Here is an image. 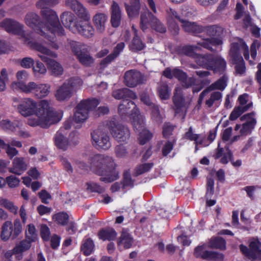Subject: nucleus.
<instances>
[{
	"label": "nucleus",
	"instance_id": "f257e3e1",
	"mask_svg": "<svg viewBox=\"0 0 261 261\" xmlns=\"http://www.w3.org/2000/svg\"><path fill=\"white\" fill-rule=\"evenodd\" d=\"M89 163L97 174L105 175L100 178V181L109 183L118 178V173L115 170L116 164L112 156L96 154L89 158Z\"/></svg>",
	"mask_w": 261,
	"mask_h": 261
},
{
	"label": "nucleus",
	"instance_id": "f03ea898",
	"mask_svg": "<svg viewBox=\"0 0 261 261\" xmlns=\"http://www.w3.org/2000/svg\"><path fill=\"white\" fill-rule=\"evenodd\" d=\"M35 115L28 119V124L31 126H40L47 128L51 125L59 122L62 119V115L52 110L46 100H41L36 110Z\"/></svg>",
	"mask_w": 261,
	"mask_h": 261
},
{
	"label": "nucleus",
	"instance_id": "7ed1b4c3",
	"mask_svg": "<svg viewBox=\"0 0 261 261\" xmlns=\"http://www.w3.org/2000/svg\"><path fill=\"white\" fill-rule=\"evenodd\" d=\"M57 4L58 0H40L36 4L38 8L41 9V15L43 19L46 21L45 28L46 30L50 31L53 38L55 33H57L59 36H62L64 32L56 12L48 7Z\"/></svg>",
	"mask_w": 261,
	"mask_h": 261
},
{
	"label": "nucleus",
	"instance_id": "20e7f679",
	"mask_svg": "<svg viewBox=\"0 0 261 261\" xmlns=\"http://www.w3.org/2000/svg\"><path fill=\"white\" fill-rule=\"evenodd\" d=\"M147 3L150 12L147 9L142 12L140 15V25L141 29L145 31L150 25L151 28L155 31L164 33L166 32V28L165 25L154 14L158 13L156 5L154 0H147Z\"/></svg>",
	"mask_w": 261,
	"mask_h": 261
},
{
	"label": "nucleus",
	"instance_id": "39448f33",
	"mask_svg": "<svg viewBox=\"0 0 261 261\" xmlns=\"http://www.w3.org/2000/svg\"><path fill=\"white\" fill-rule=\"evenodd\" d=\"M34 48L40 53L38 56L43 62L46 64L51 75L54 76H59L63 74L64 70L62 66L55 60L50 58L57 57V55L55 53L38 43L34 44Z\"/></svg>",
	"mask_w": 261,
	"mask_h": 261
},
{
	"label": "nucleus",
	"instance_id": "423d86ee",
	"mask_svg": "<svg viewBox=\"0 0 261 261\" xmlns=\"http://www.w3.org/2000/svg\"><path fill=\"white\" fill-rule=\"evenodd\" d=\"M119 114L124 116L129 114L132 120L133 127L136 129H140L144 126V116L141 114L139 109L132 100H123L118 107Z\"/></svg>",
	"mask_w": 261,
	"mask_h": 261
},
{
	"label": "nucleus",
	"instance_id": "0eeeda50",
	"mask_svg": "<svg viewBox=\"0 0 261 261\" xmlns=\"http://www.w3.org/2000/svg\"><path fill=\"white\" fill-rule=\"evenodd\" d=\"M44 20L45 21V24L44 27L41 28L42 24L40 23L39 16L36 13L30 12L26 15L25 18V23L28 25L32 28L35 27L39 28V29H37L38 33L41 36H44L50 42V45L52 48L56 49H58L59 45L54 41V39L56 35H59L57 33H55L54 38H53L50 31H49L48 29L46 30L45 28L46 21Z\"/></svg>",
	"mask_w": 261,
	"mask_h": 261
},
{
	"label": "nucleus",
	"instance_id": "6e6552de",
	"mask_svg": "<svg viewBox=\"0 0 261 261\" xmlns=\"http://www.w3.org/2000/svg\"><path fill=\"white\" fill-rule=\"evenodd\" d=\"M105 126L118 142H126L130 138V132L128 128L119 123L115 118L107 120Z\"/></svg>",
	"mask_w": 261,
	"mask_h": 261
},
{
	"label": "nucleus",
	"instance_id": "1a4fd4ad",
	"mask_svg": "<svg viewBox=\"0 0 261 261\" xmlns=\"http://www.w3.org/2000/svg\"><path fill=\"white\" fill-rule=\"evenodd\" d=\"M16 85L22 92L25 93H33L38 98L45 97L50 93V86L47 84H37L31 82L28 84L18 82Z\"/></svg>",
	"mask_w": 261,
	"mask_h": 261
},
{
	"label": "nucleus",
	"instance_id": "9d476101",
	"mask_svg": "<svg viewBox=\"0 0 261 261\" xmlns=\"http://www.w3.org/2000/svg\"><path fill=\"white\" fill-rule=\"evenodd\" d=\"M99 104L96 99L82 100L76 106L74 119L77 122L85 121L88 117L90 111L96 108Z\"/></svg>",
	"mask_w": 261,
	"mask_h": 261
},
{
	"label": "nucleus",
	"instance_id": "9b49d317",
	"mask_svg": "<svg viewBox=\"0 0 261 261\" xmlns=\"http://www.w3.org/2000/svg\"><path fill=\"white\" fill-rule=\"evenodd\" d=\"M22 230V227L19 219H15L13 225L11 221H7L2 226L1 238L4 241H8L10 237L14 240L20 234Z\"/></svg>",
	"mask_w": 261,
	"mask_h": 261
},
{
	"label": "nucleus",
	"instance_id": "f8f14e48",
	"mask_svg": "<svg viewBox=\"0 0 261 261\" xmlns=\"http://www.w3.org/2000/svg\"><path fill=\"white\" fill-rule=\"evenodd\" d=\"M249 247L241 244L239 249L242 254L251 261H261V243L258 240L251 241Z\"/></svg>",
	"mask_w": 261,
	"mask_h": 261
},
{
	"label": "nucleus",
	"instance_id": "ddd939ff",
	"mask_svg": "<svg viewBox=\"0 0 261 261\" xmlns=\"http://www.w3.org/2000/svg\"><path fill=\"white\" fill-rule=\"evenodd\" d=\"M92 143L98 149L107 150L111 146L109 136L99 127L91 133Z\"/></svg>",
	"mask_w": 261,
	"mask_h": 261
},
{
	"label": "nucleus",
	"instance_id": "4468645a",
	"mask_svg": "<svg viewBox=\"0 0 261 261\" xmlns=\"http://www.w3.org/2000/svg\"><path fill=\"white\" fill-rule=\"evenodd\" d=\"M238 44H231L229 55L231 59V62L236 65V73L238 74H243L246 70L245 62L239 52V46Z\"/></svg>",
	"mask_w": 261,
	"mask_h": 261
},
{
	"label": "nucleus",
	"instance_id": "2eb2a0df",
	"mask_svg": "<svg viewBox=\"0 0 261 261\" xmlns=\"http://www.w3.org/2000/svg\"><path fill=\"white\" fill-rule=\"evenodd\" d=\"M172 100L174 103L173 109L175 114L185 115L187 112V108L182 88L180 86L175 88Z\"/></svg>",
	"mask_w": 261,
	"mask_h": 261
},
{
	"label": "nucleus",
	"instance_id": "dca6fc26",
	"mask_svg": "<svg viewBox=\"0 0 261 261\" xmlns=\"http://www.w3.org/2000/svg\"><path fill=\"white\" fill-rule=\"evenodd\" d=\"M143 75L139 71L131 69L126 71L124 75V83L128 87L134 88L144 83Z\"/></svg>",
	"mask_w": 261,
	"mask_h": 261
},
{
	"label": "nucleus",
	"instance_id": "f3484780",
	"mask_svg": "<svg viewBox=\"0 0 261 261\" xmlns=\"http://www.w3.org/2000/svg\"><path fill=\"white\" fill-rule=\"evenodd\" d=\"M206 245L196 247L194 251V255L197 258L204 259L222 261L223 255L215 251L206 250Z\"/></svg>",
	"mask_w": 261,
	"mask_h": 261
},
{
	"label": "nucleus",
	"instance_id": "a211bd4d",
	"mask_svg": "<svg viewBox=\"0 0 261 261\" xmlns=\"http://www.w3.org/2000/svg\"><path fill=\"white\" fill-rule=\"evenodd\" d=\"M72 50L80 62L85 66H90L94 62V59L87 50L85 45L76 44Z\"/></svg>",
	"mask_w": 261,
	"mask_h": 261
},
{
	"label": "nucleus",
	"instance_id": "6ab92c4d",
	"mask_svg": "<svg viewBox=\"0 0 261 261\" xmlns=\"http://www.w3.org/2000/svg\"><path fill=\"white\" fill-rule=\"evenodd\" d=\"M166 19L169 29L173 32L174 34H177L179 30V28L177 24V21L180 23L182 21L185 17L180 15L175 10L168 8L166 10Z\"/></svg>",
	"mask_w": 261,
	"mask_h": 261
},
{
	"label": "nucleus",
	"instance_id": "aec40b11",
	"mask_svg": "<svg viewBox=\"0 0 261 261\" xmlns=\"http://www.w3.org/2000/svg\"><path fill=\"white\" fill-rule=\"evenodd\" d=\"M17 109L21 115L27 117L34 114L37 109V103L32 99L24 98L20 99Z\"/></svg>",
	"mask_w": 261,
	"mask_h": 261
},
{
	"label": "nucleus",
	"instance_id": "412c9836",
	"mask_svg": "<svg viewBox=\"0 0 261 261\" xmlns=\"http://www.w3.org/2000/svg\"><path fill=\"white\" fill-rule=\"evenodd\" d=\"M0 25L8 33L20 36H25L23 25L13 19L6 18L1 22Z\"/></svg>",
	"mask_w": 261,
	"mask_h": 261
},
{
	"label": "nucleus",
	"instance_id": "4be33fe9",
	"mask_svg": "<svg viewBox=\"0 0 261 261\" xmlns=\"http://www.w3.org/2000/svg\"><path fill=\"white\" fill-rule=\"evenodd\" d=\"M65 5L72 10L80 18L85 20L90 19V15L88 11L79 1L65 0Z\"/></svg>",
	"mask_w": 261,
	"mask_h": 261
},
{
	"label": "nucleus",
	"instance_id": "5701e85b",
	"mask_svg": "<svg viewBox=\"0 0 261 261\" xmlns=\"http://www.w3.org/2000/svg\"><path fill=\"white\" fill-rule=\"evenodd\" d=\"M227 77L225 75H223L216 82L212 84L210 86L207 87L200 94L198 100V104L199 105H201L202 104L204 97L211 91L216 89L223 91L227 86Z\"/></svg>",
	"mask_w": 261,
	"mask_h": 261
},
{
	"label": "nucleus",
	"instance_id": "b1692460",
	"mask_svg": "<svg viewBox=\"0 0 261 261\" xmlns=\"http://www.w3.org/2000/svg\"><path fill=\"white\" fill-rule=\"evenodd\" d=\"M241 120L246 121V122L243 124L240 133L243 135L250 134L256 123V120L254 118V113L252 112L244 115L241 117Z\"/></svg>",
	"mask_w": 261,
	"mask_h": 261
},
{
	"label": "nucleus",
	"instance_id": "393cba45",
	"mask_svg": "<svg viewBox=\"0 0 261 261\" xmlns=\"http://www.w3.org/2000/svg\"><path fill=\"white\" fill-rule=\"evenodd\" d=\"M76 31L87 38L92 37L95 33L94 29L89 22L82 21L77 22L75 24L73 32Z\"/></svg>",
	"mask_w": 261,
	"mask_h": 261
},
{
	"label": "nucleus",
	"instance_id": "a878e982",
	"mask_svg": "<svg viewBox=\"0 0 261 261\" xmlns=\"http://www.w3.org/2000/svg\"><path fill=\"white\" fill-rule=\"evenodd\" d=\"M222 158L220 160V162L223 164H227L233 158V153L229 149L228 145H226L224 148L220 147V144L216 149V154L214 155L215 159H218L221 156Z\"/></svg>",
	"mask_w": 261,
	"mask_h": 261
},
{
	"label": "nucleus",
	"instance_id": "bb28decb",
	"mask_svg": "<svg viewBox=\"0 0 261 261\" xmlns=\"http://www.w3.org/2000/svg\"><path fill=\"white\" fill-rule=\"evenodd\" d=\"M214 55L208 54L204 55L196 54L194 56L195 61L196 63L202 67L208 70H212L213 67V60Z\"/></svg>",
	"mask_w": 261,
	"mask_h": 261
},
{
	"label": "nucleus",
	"instance_id": "cd10ccee",
	"mask_svg": "<svg viewBox=\"0 0 261 261\" xmlns=\"http://www.w3.org/2000/svg\"><path fill=\"white\" fill-rule=\"evenodd\" d=\"M181 27L185 32L192 34H199L203 32L202 25L195 22L190 21L185 18L181 23Z\"/></svg>",
	"mask_w": 261,
	"mask_h": 261
},
{
	"label": "nucleus",
	"instance_id": "c85d7f7f",
	"mask_svg": "<svg viewBox=\"0 0 261 261\" xmlns=\"http://www.w3.org/2000/svg\"><path fill=\"white\" fill-rule=\"evenodd\" d=\"M122 17L121 11L119 5L115 2H113L111 7V22L114 28L118 27L121 22Z\"/></svg>",
	"mask_w": 261,
	"mask_h": 261
},
{
	"label": "nucleus",
	"instance_id": "c756f323",
	"mask_svg": "<svg viewBox=\"0 0 261 261\" xmlns=\"http://www.w3.org/2000/svg\"><path fill=\"white\" fill-rule=\"evenodd\" d=\"M74 93L70 90L69 88L64 83L56 91L55 96L59 101H68Z\"/></svg>",
	"mask_w": 261,
	"mask_h": 261
},
{
	"label": "nucleus",
	"instance_id": "7c9ffc66",
	"mask_svg": "<svg viewBox=\"0 0 261 261\" xmlns=\"http://www.w3.org/2000/svg\"><path fill=\"white\" fill-rule=\"evenodd\" d=\"M125 8L128 17L134 18L139 16L141 9L140 0H130L129 4H125Z\"/></svg>",
	"mask_w": 261,
	"mask_h": 261
},
{
	"label": "nucleus",
	"instance_id": "2f4dec72",
	"mask_svg": "<svg viewBox=\"0 0 261 261\" xmlns=\"http://www.w3.org/2000/svg\"><path fill=\"white\" fill-rule=\"evenodd\" d=\"M27 169V164L22 157L15 158L13 161V166L9 171L17 175H20Z\"/></svg>",
	"mask_w": 261,
	"mask_h": 261
},
{
	"label": "nucleus",
	"instance_id": "473e14b6",
	"mask_svg": "<svg viewBox=\"0 0 261 261\" xmlns=\"http://www.w3.org/2000/svg\"><path fill=\"white\" fill-rule=\"evenodd\" d=\"M112 96L116 99H123V100L128 98L135 99L137 97L135 92L126 88L114 90L112 93Z\"/></svg>",
	"mask_w": 261,
	"mask_h": 261
},
{
	"label": "nucleus",
	"instance_id": "72a5a7b5",
	"mask_svg": "<svg viewBox=\"0 0 261 261\" xmlns=\"http://www.w3.org/2000/svg\"><path fill=\"white\" fill-rule=\"evenodd\" d=\"M124 46L125 44L123 42H120L117 44L116 46L114 48L113 53L108 55L101 61L100 65L103 67H106L119 56L120 53L124 49Z\"/></svg>",
	"mask_w": 261,
	"mask_h": 261
},
{
	"label": "nucleus",
	"instance_id": "f704fd0d",
	"mask_svg": "<svg viewBox=\"0 0 261 261\" xmlns=\"http://www.w3.org/2000/svg\"><path fill=\"white\" fill-rule=\"evenodd\" d=\"M75 18L74 15L70 11L64 12L60 16L61 21L63 24L72 32L74 31L76 24L73 22Z\"/></svg>",
	"mask_w": 261,
	"mask_h": 261
},
{
	"label": "nucleus",
	"instance_id": "c9c22d12",
	"mask_svg": "<svg viewBox=\"0 0 261 261\" xmlns=\"http://www.w3.org/2000/svg\"><path fill=\"white\" fill-rule=\"evenodd\" d=\"M93 22L97 31L102 33L105 30L107 16L103 13H97L93 17Z\"/></svg>",
	"mask_w": 261,
	"mask_h": 261
},
{
	"label": "nucleus",
	"instance_id": "e433bc0d",
	"mask_svg": "<svg viewBox=\"0 0 261 261\" xmlns=\"http://www.w3.org/2000/svg\"><path fill=\"white\" fill-rule=\"evenodd\" d=\"M212 70L215 73H223L226 68V62L221 56H214Z\"/></svg>",
	"mask_w": 261,
	"mask_h": 261
},
{
	"label": "nucleus",
	"instance_id": "4c0bfd02",
	"mask_svg": "<svg viewBox=\"0 0 261 261\" xmlns=\"http://www.w3.org/2000/svg\"><path fill=\"white\" fill-rule=\"evenodd\" d=\"M222 44V40L217 38L204 39L202 41L198 42V44L200 45V46L213 52L216 51V50L213 48L214 46L219 45Z\"/></svg>",
	"mask_w": 261,
	"mask_h": 261
},
{
	"label": "nucleus",
	"instance_id": "58836bf2",
	"mask_svg": "<svg viewBox=\"0 0 261 261\" xmlns=\"http://www.w3.org/2000/svg\"><path fill=\"white\" fill-rule=\"evenodd\" d=\"M133 242V239L126 230H122L120 238L118 241V245L123 246L125 249L131 247Z\"/></svg>",
	"mask_w": 261,
	"mask_h": 261
},
{
	"label": "nucleus",
	"instance_id": "ea45409f",
	"mask_svg": "<svg viewBox=\"0 0 261 261\" xmlns=\"http://www.w3.org/2000/svg\"><path fill=\"white\" fill-rule=\"evenodd\" d=\"M163 75L168 78L172 79L175 77L180 82L185 77L186 73L180 69L175 68L171 70L170 68H167L163 72Z\"/></svg>",
	"mask_w": 261,
	"mask_h": 261
},
{
	"label": "nucleus",
	"instance_id": "a19ab883",
	"mask_svg": "<svg viewBox=\"0 0 261 261\" xmlns=\"http://www.w3.org/2000/svg\"><path fill=\"white\" fill-rule=\"evenodd\" d=\"M203 32L210 36L220 37L224 33V29L218 25L203 26Z\"/></svg>",
	"mask_w": 261,
	"mask_h": 261
},
{
	"label": "nucleus",
	"instance_id": "79ce46f5",
	"mask_svg": "<svg viewBox=\"0 0 261 261\" xmlns=\"http://www.w3.org/2000/svg\"><path fill=\"white\" fill-rule=\"evenodd\" d=\"M54 139L55 145L58 148L63 150L67 149L69 145L68 139L60 131L57 132Z\"/></svg>",
	"mask_w": 261,
	"mask_h": 261
},
{
	"label": "nucleus",
	"instance_id": "37998d69",
	"mask_svg": "<svg viewBox=\"0 0 261 261\" xmlns=\"http://www.w3.org/2000/svg\"><path fill=\"white\" fill-rule=\"evenodd\" d=\"M207 246L212 249L225 250L226 249V242L224 239L221 237L212 238L208 242Z\"/></svg>",
	"mask_w": 261,
	"mask_h": 261
},
{
	"label": "nucleus",
	"instance_id": "c03bdc74",
	"mask_svg": "<svg viewBox=\"0 0 261 261\" xmlns=\"http://www.w3.org/2000/svg\"><path fill=\"white\" fill-rule=\"evenodd\" d=\"M73 93H75L83 85L82 80L78 77H73L69 79L64 83Z\"/></svg>",
	"mask_w": 261,
	"mask_h": 261
},
{
	"label": "nucleus",
	"instance_id": "a18cd8bd",
	"mask_svg": "<svg viewBox=\"0 0 261 261\" xmlns=\"http://www.w3.org/2000/svg\"><path fill=\"white\" fill-rule=\"evenodd\" d=\"M98 236L99 239L103 241H111L116 238L117 233L113 228H108L100 230L98 233Z\"/></svg>",
	"mask_w": 261,
	"mask_h": 261
},
{
	"label": "nucleus",
	"instance_id": "49530a36",
	"mask_svg": "<svg viewBox=\"0 0 261 261\" xmlns=\"http://www.w3.org/2000/svg\"><path fill=\"white\" fill-rule=\"evenodd\" d=\"M134 130L139 134L140 144L144 145L152 137V134L148 130L145 129V119H144V126L140 129H136L134 127Z\"/></svg>",
	"mask_w": 261,
	"mask_h": 261
},
{
	"label": "nucleus",
	"instance_id": "de8ad7c7",
	"mask_svg": "<svg viewBox=\"0 0 261 261\" xmlns=\"http://www.w3.org/2000/svg\"><path fill=\"white\" fill-rule=\"evenodd\" d=\"M222 97V94L220 92H213L206 99L205 105L208 108H211L213 105L218 106L219 101L221 100Z\"/></svg>",
	"mask_w": 261,
	"mask_h": 261
},
{
	"label": "nucleus",
	"instance_id": "09e8293b",
	"mask_svg": "<svg viewBox=\"0 0 261 261\" xmlns=\"http://www.w3.org/2000/svg\"><path fill=\"white\" fill-rule=\"evenodd\" d=\"M32 67L33 72L35 76L41 77L47 72L45 65L39 61H36Z\"/></svg>",
	"mask_w": 261,
	"mask_h": 261
},
{
	"label": "nucleus",
	"instance_id": "8fccbe9b",
	"mask_svg": "<svg viewBox=\"0 0 261 261\" xmlns=\"http://www.w3.org/2000/svg\"><path fill=\"white\" fill-rule=\"evenodd\" d=\"M251 106L252 103H250L244 106H239L235 108L230 115L229 119L231 121L235 120Z\"/></svg>",
	"mask_w": 261,
	"mask_h": 261
},
{
	"label": "nucleus",
	"instance_id": "3c124183",
	"mask_svg": "<svg viewBox=\"0 0 261 261\" xmlns=\"http://www.w3.org/2000/svg\"><path fill=\"white\" fill-rule=\"evenodd\" d=\"M32 242L27 239L21 241L14 247L13 252L15 254H19L29 250Z\"/></svg>",
	"mask_w": 261,
	"mask_h": 261
},
{
	"label": "nucleus",
	"instance_id": "603ef678",
	"mask_svg": "<svg viewBox=\"0 0 261 261\" xmlns=\"http://www.w3.org/2000/svg\"><path fill=\"white\" fill-rule=\"evenodd\" d=\"M151 109V118L153 121L157 124H161L163 120V116L161 114L158 106H152Z\"/></svg>",
	"mask_w": 261,
	"mask_h": 261
},
{
	"label": "nucleus",
	"instance_id": "864d4df0",
	"mask_svg": "<svg viewBox=\"0 0 261 261\" xmlns=\"http://www.w3.org/2000/svg\"><path fill=\"white\" fill-rule=\"evenodd\" d=\"M94 245L93 241L88 238L84 241L81 246L82 251L85 255H90L93 250Z\"/></svg>",
	"mask_w": 261,
	"mask_h": 261
},
{
	"label": "nucleus",
	"instance_id": "5fc2aeb1",
	"mask_svg": "<svg viewBox=\"0 0 261 261\" xmlns=\"http://www.w3.org/2000/svg\"><path fill=\"white\" fill-rule=\"evenodd\" d=\"M145 47L144 44L137 35H136L130 45V49L134 51H138L142 50Z\"/></svg>",
	"mask_w": 261,
	"mask_h": 261
},
{
	"label": "nucleus",
	"instance_id": "6e6d98bb",
	"mask_svg": "<svg viewBox=\"0 0 261 261\" xmlns=\"http://www.w3.org/2000/svg\"><path fill=\"white\" fill-rule=\"evenodd\" d=\"M153 166V164L152 163L139 165L135 168L134 174L135 176H138L145 173L149 171Z\"/></svg>",
	"mask_w": 261,
	"mask_h": 261
},
{
	"label": "nucleus",
	"instance_id": "4d7b16f0",
	"mask_svg": "<svg viewBox=\"0 0 261 261\" xmlns=\"http://www.w3.org/2000/svg\"><path fill=\"white\" fill-rule=\"evenodd\" d=\"M53 219L58 224L65 225L68 221L69 216L66 213L60 212L54 215L53 216Z\"/></svg>",
	"mask_w": 261,
	"mask_h": 261
},
{
	"label": "nucleus",
	"instance_id": "13d9d810",
	"mask_svg": "<svg viewBox=\"0 0 261 261\" xmlns=\"http://www.w3.org/2000/svg\"><path fill=\"white\" fill-rule=\"evenodd\" d=\"M158 91L159 96L162 99H167L169 98L170 91L168 85L166 83H161Z\"/></svg>",
	"mask_w": 261,
	"mask_h": 261
},
{
	"label": "nucleus",
	"instance_id": "bf43d9fd",
	"mask_svg": "<svg viewBox=\"0 0 261 261\" xmlns=\"http://www.w3.org/2000/svg\"><path fill=\"white\" fill-rule=\"evenodd\" d=\"M19 122L17 121L12 122L9 119H5L0 121V126L4 129L14 131L16 127H18Z\"/></svg>",
	"mask_w": 261,
	"mask_h": 261
},
{
	"label": "nucleus",
	"instance_id": "052dcab7",
	"mask_svg": "<svg viewBox=\"0 0 261 261\" xmlns=\"http://www.w3.org/2000/svg\"><path fill=\"white\" fill-rule=\"evenodd\" d=\"M185 137L191 141H194L195 144L201 145L203 143V139H199V135L193 134L192 128L191 127L189 128V130L185 134Z\"/></svg>",
	"mask_w": 261,
	"mask_h": 261
},
{
	"label": "nucleus",
	"instance_id": "680f3d73",
	"mask_svg": "<svg viewBox=\"0 0 261 261\" xmlns=\"http://www.w3.org/2000/svg\"><path fill=\"white\" fill-rule=\"evenodd\" d=\"M0 204L8 210L11 213L15 215L17 214L18 208L12 202L3 199L0 201Z\"/></svg>",
	"mask_w": 261,
	"mask_h": 261
},
{
	"label": "nucleus",
	"instance_id": "e2e57ef3",
	"mask_svg": "<svg viewBox=\"0 0 261 261\" xmlns=\"http://www.w3.org/2000/svg\"><path fill=\"white\" fill-rule=\"evenodd\" d=\"M26 239L30 242H35L37 239V234L35 226L33 224L28 225L27 229L25 231Z\"/></svg>",
	"mask_w": 261,
	"mask_h": 261
},
{
	"label": "nucleus",
	"instance_id": "0e129e2a",
	"mask_svg": "<svg viewBox=\"0 0 261 261\" xmlns=\"http://www.w3.org/2000/svg\"><path fill=\"white\" fill-rule=\"evenodd\" d=\"M115 152L116 156L118 158H125L128 154L126 147L121 145H117L115 147Z\"/></svg>",
	"mask_w": 261,
	"mask_h": 261
},
{
	"label": "nucleus",
	"instance_id": "69168bd1",
	"mask_svg": "<svg viewBox=\"0 0 261 261\" xmlns=\"http://www.w3.org/2000/svg\"><path fill=\"white\" fill-rule=\"evenodd\" d=\"M175 126L169 122L165 123L163 126V135L166 138L169 137L172 134Z\"/></svg>",
	"mask_w": 261,
	"mask_h": 261
},
{
	"label": "nucleus",
	"instance_id": "338daca9",
	"mask_svg": "<svg viewBox=\"0 0 261 261\" xmlns=\"http://www.w3.org/2000/svg\"><path fill=\"white\" fill-rule=\"evenodd\" d=\"M19 63L22 67L29 69L33 67L35 61L31 57H25L20 60Z\"/></svg>",
	"mask_w": 261,
	"mask_h": 261
},
{
	"label": "nucleus",
	"instance_id": "774afa93",
	"mask_svg": "<svg viewBox=\"0 0 261 261\" xmlns=\"http://www.w3.org/2000/svg\"><path fill=\"white\" fill-rule=\"evenodd\" d=\"M19 182V179L13 175L8 176L6 180V183L7 182L11 188H13L18 186Z\"/></svg>",
	"mask_w": 261,
	"mask_h": 261
}]
</instances>
